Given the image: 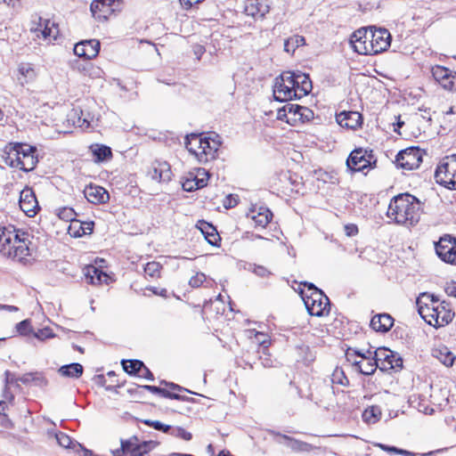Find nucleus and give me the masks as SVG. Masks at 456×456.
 Instances as JSON below:
<instances>
[{
	"label": "nucleus",
	"instance_id": "nucleus-1",
	"mask_svg": "<svg viewBox=\"0 0 456 456\" xmlns=\"http://www.w3.org/2000/svg\"><path fill=\"white\" fill-rule=\"evenodd\" d=\"M421 202L410 193H401L392 198L387 216L398 224L414 225L420 218Z\"/></svg>",
	"mask_w": 456,
	"mask_h": 456
},
{
	"label": "nucleus",
	"instance_id": "nucleus-2",
	"mask_svg": "<svg viewBox=\"0 0 456 456\" xmlns=\"http://www.w3.org/2000/svg\"><path fill=\"white\" fill-rule=\"evenodd\" d=\"M28 233L13 226L0 228V253L12 260L26 263L29 255Z\"/></svg>",
	"mask_w": 456,
	"mask_h": 456
},
{
	"label": "nucleus",
	"instance_id": "nucleus-3",
	"mask_svg": "<svg viewBox=\"0 0 456 456\" xmlns=\"http://www.w3.org/2000/svg\"><path fill=\"white\" fill-rule=\"evenodd\" d=\"M37 148L20 142H10L4 150V162L24 172L33 170L37 163Z\"/></svg>",
	"mask_w": 456,
	"mask_h": 456
},
{
	"label": "nucleus",
	"instance_id": "nucleus-4",
	"mask_svg": "<svg viewBox=\"0 0 456 456\" xmlns=\"http://www.w3.org/2000/svg\"><path fill=\"white\" fill-rule=\"evenodd\" d=\"M423 320L435 328H440L451 322L454 317L450 303L442 301L436 304L432 308H426Z\"/></svg>",
	"mask_w": 456,
	"mask_h": 456
},
{
	"label": "nucleus",
	"instance_id": "nucleus-5",
	"mask_svg": "<svg viewBox=\"0 0 456 456\" xmlns=\"http://www.w3.org/2000/svg\"><path fill=\"white\" fill-rule=\"evenodd\" d=\"M437 183L452 190V183H456V154L444 157L437 166L435 172Z\"/></svg>",
	"mask_w": 456,
	"mask_h": 456
},
{
	"label": "nucleus",
	"instance_id": "nucleus-6",
	"mask_svg": "<svg viewBox=\"0 0 456 456\" xmlns=\"http://www.w3.org/2000/svg\"><path fill=\"white\" fill-rule=\"evenodd\" d=\"M424 152L419 147H409L400 151L395 157V164L405 170H413L422 162Z\"/></svg>",
	"mask_w": 456,
	"mask_h": 456
},
{
	"label": "nucleus",
	"instance_id": "nucleus-7",
	"mask_svg": "<svg viewBox=\"0 0 456 456\" xmlns=\"http://www.w3.org/2000/svg\"><path fill=\"white\" fill-rule=\"evenodd\" d=\"M372 151L368 152L362 148L354 150L346 159V167L353 172L363 171L376 164Z\"/></svg>",
	"mask_w": 456,
	"mask_h": 456
},
{
	"label": "nucleus",
	"instance_id": "nucleus-8",
	"mask_svg": "<svg viewBox=\"0 0 456 456\" xmlns=\"http://www.w3.org/2000/svg\"><path fill=\"white\" fill-rule=\"evenodd\" d=\"M437 256L444 263L456 265V238L445 234L435 243Z\"/></svg>",
	"mask_w": 456,
	"mask_h": 456
},
{
	"label": "nucleus",
	"instance_id": "nucleus-9",
	"mask_svg": "<svg viewBox=\"0 0 456 456\" xmlns=\"http://www.w3.org/2000/svg\"><path fill=\"white\" fill-rule=\"evenodd\" d=\"M305 305L310 315L317 317L328 315L330 310V299L323 292L305 296Z\"/></svg>",
	"mask_w": 456,
	"mask_h": 456
},
{
	"label": "nucleus",
	"instance_id": "nucleus-10",
	"mask_svg": "<svg viewBox=\"0 0 456 456\" xmlns=\"http://www.w3.org/2000/svg\"><path fill=\"white\" fill-rule=\"evenodd\" d=\"M354 354L361 357V360H353V354L350 352H347L346 354L347 360L351 361L356 369L363 375H372L379 366V362H377L376 358H374L373 352L370 349H368L365 353L355 350L354 351Z\"/></svg>",
	"mask_w": 456,
	"mask_h": 456
},
{
	"label": "nucleus",
	"instance_id": "nucleus-11",
	"mask_svg": "<svg viewBox=\"0 0 456 456\" xmlns=\"http://www.w3.org/2000/svg\"><path fill=\"white\" fill-rule=\"evenodd\" d=\"M121 6V0H94L90 5L93 17L99 21H105Z\"/></svg>",
	"mask_w": 456,
	"mask_h": 456
},
{
	"label": "nucleus",
	"instance_id": "nucleus-12",
	"mask_svg": "<svg viewBox=\"0 0 456 456\" xmlns=\"http://www.w3.org/2000/svg\"><path fill=\"white\" fill-rule=\"evenodd\" d=\"M373 354L376 361L379 362V369L381 370L395 369L403 365L402 358L386 347L376 349Z\"/></svg>",
	"mask_w": 456,
	"mask_h": 456
},
{
	"label": "nucleus",
	"instance_id": "nucleus-13",
	"mask_svg": "<svg viewBox=\"0 0 456 456\" xmlns=\"http://www.w3.org/2000/svg\"><path fill=\"white\" fill-rule=\"evenodd\" d=\"M220 145V136L216 133H212L209 136L202 137L201 151L199 154V161L206 163L216 159Z\"/></svg>",
	"mask_w": 456,
	"mask_h": 456
},
{
	"label": "nucleus",
	"instance_id": "nucleus-14",
	"mask_svg": "<svg viewBox=\"0 0 456 456\" xmlns=\"http://www.w3.org/2000/svg\"><path fill=\"white\" fill-rule=\"evenodd\" d=\"M368 34L370 43V48L374 55L386 51L390 46L391 35L387 29L379 28Z\"/></svg>",
	"mask_w": 456,
	"mask_h": 456
},
{
	"label": "nucleus",
	"instance_id": "nucleus-15",
	"mask_svg": "<svg viewBox=\"0 0 456 456\" xmlns=\"http://www.w3.org/2000/svg\"><path fill=\"white\" fill-rule=\"evenodd\" d=\"M434 78L446 90L456 88V73L451 69L436 65L431 69Z\"/></svg>",
	"mask_w": 456,
	"mask_h": 456
},
{
	"label": "nucleus",
	"instance_id": "nucleus-16",
	"mask_svg": "<svg viewBox=\"0 0 456 456\" xmlns=\"http://www.w3.org/2000/svg\"><path fill=\"white\" fill-rule=\"evenodd\" d=\"M19 204L20 209L30 217L34 216L39 208L35 192L29 187H25L20 191Z\"/></svg>",
	"mask_w": 456,
	"mask_h": 456
},
{
	"label": "nucleus",
	"instance_id": "nucleus-17",
	"mask_svg": "<svg viewBox=\"0 0 456 456\" xmlns=\"http://www.w3.org/2000/svg\"><path fill=\"white\" fill-rule=\"evenodd\" d=\"M100 42L96 39L83 40L74 46V53L86 60L95 58L100 51Z\"/></svg>",
	"mask_w": 456,
	"mask_h": 456
},
{
	"label": "nucleus",
	"instance_id": "nucleus-18",
	"mask_svg": "<svg viewBox=\"0 0 456 456\" xmlns=\"http://www.w3.org/2000/svg\"><path fill=\"white\" fill-rule=\"evenodd\" d=\"M351 45L354 50L362 55H374L370 48V37L366 30L358 29L352 35Z\"/></svg>",
	"mask_w": 456,
	"mask_h": 456
},
{
	"label": "nucleus",
	"instance_id": "nucleus-19",
	"mask_svg": "<svg viewBox=\"0 0 456 456\" xmlns=\"http://www.w3.org/2000/svg\"><path fill=\"white\" fill-rule=\"evenodd\" d=\"M148 174L152 180L159 183H167L172 178L171 167L167 161L155 160Z\"/></svg>",
	"mask_w": 456,
	"mask_h": 456
},
{
	"label": "nucleus",
	"instance_id": "nucleus-20",
	"mask_svg": "<svg viewBox=\"0 0 456 456\" xmlns=\"http://www.w3.org/2000/svg\"><path fill=\"white\" fill-rule=\"evenodd\" d=\"M336 120L340 126L355 130L361 126L362 117L358 111H341L336 115Z\"/></svg>",
	"mask_w": 456,
	"mask_h": 456
},
{
	"label": "nucleus",
	"instance_id": "nucleus-21",
	"mask_svg": "<svg viewBox=\"0 0 456 456\" xmlns=\"http://www.w3.org/2000/svg\"><path fill=\"white\" fill-rule=\"evenodd\" d=\"M269 10L268 0H247L245 3V13L253 18H263L269 12Z\"/></svg>",
	"mask_w": 456,
	"mask_h": 456
},
{
	"label": "nucleus",
	"instance_id": "nucleus-22",
	"mask_svg": "<svg viewBox=\"0 0 456 456\" xmlns=\"http://www.w3.org/2000/svg\"><path fill=\"white\" fill-rule=\"evenodd\" d=\"M294 83L295 93L297 96V99L307 95L313 88L309 75L300 71H296Z\"/></svg>",
	"mask_w": 456,
	"mask_h": 456
},
{
	"label": "nucleus",
	"instance_id": "nucleus-23",
	"mask_svg": "<svg viewBox=\"0 0 456 456\" xmlns=\"http://www.w3.org/2000/svg\"><path fill=\"white\" fill-rule=\"evenodd\" d=\"M94 223L93 221L82 222L78 219L72 221L68 227V233L74 238H80L86 234H91L94 231Z\"/></svg>",
	"mask_w": 456,
	"mask_h": 456
},
{
	"label": "nucleus",
	"instance_id": "nucleus-24",
	"mask_svg": "<svg viewBox=\"0 0 456 456\" xmlns=\"http://www.w3.org/2000/svg\"><path fill=\"white\" fill-rule=\"evenodd\" d=\"M143 390L150 391L152 394L159 395L162 397L169 398V399H175V400H181V401H191V398L181 395L176 393H172L165 388L156 387V386H151V385H143V386H138L134 388L135 393H141Z\"/></svg>",
	"mask_w": 456,
	"mask_h": 456
},
{
	"label": "nucleus",
	"instance_id": "nucleus-25",
	"mask_svg": "<svg viewBox=\"0 0 456 456\" xmlns=\"http://www.w3.org/2000/svg\"><path fill=\"white\" fill-rule=\"evenodd\" d=\"M86 200L94 204L104 203L109 200L108 191L101 186L90 185L84 191Z\"/></svg>",
	"mask_w": 456,
	"mask_h": 456
},
{
	"label": "nucleus",
	"instance_id": "nucleus-26",
	"mask_svg": "<svg viewBox=\"0 0 456 456\" xmlns=\"http://www.w3.org/2000/svg\"><path fill=\"white\" fill-rule=\"evenodd\" d=\"M394 325V319L388 314H379L370 320V327L378 332L386 333Z\"/></svg>",
	"mask_w": 456,
	"mask_h": 456
},
{
	"label": "nucleus",
	"instance_id": "nucleus-27",
	"mask_svg": "<svg viewBox=\"0 0 456 456\" xmlns=\"http://www.w3.org/2000/svg\"><path fill=\"white\" fill-rule=\"evenodd\" d=\"M256 224V225L265 228L272 220L273 213L266 207H259L256 210V208L250 209L248 214Z\"/></svg>",
	"mask_w": 456,
	"mask_h": 456
},
{
	"label": "nucleus",
	"instance_id": "nucleus-28",
	"mask_svg": "<svg viewBox=\"0 0 456 456\" xmlns=\"http://www.w3.org/2000/svg\"><path fill=\"white\" fill-rule=\"evenodd\" d=\"M197 226L210 245L219 247L221 237L214 225L206 221H200Z\"/></svg>",
	"mask_w": 456,
	"mask_h": 456
},
{
	"label": "nucleus",
	"instance_id": "nucleus-29",
	"mask_svg": "<svg viewBox=\"0 0 456 456\" xmlns=\"http://www.w3.org/2000/svg\"><path fill=\"white\" fill-rule=\"evenodd\" d=\"M276 436L282 439V441H280V443L285 444L288 448H290L294 452H311L314 448L312 444L290 437L287 435L277 433Z\"/></svg>",
	"mask_w": 456,
	"mask_h": 456
},
{
	"label": "nucleus",
	"instance_id": "nucleus-30",
	"mask_svg": "<svg viewBox=\"0 0 456 456\" xmlns=\"http://www.w3.org/2000/svg\"><path fill=\"white\" fill-rule=\"evenodd\" d=\"M273 97L278 102H287L297 99L295 90L290 89L288 85L274 82Z\"/></svg>",
	"mask_w": 456,
	"mask_h": 456
},
{
	"label": "nucleus",
	"instance_id": "nucleus-31",
	"mask_svg": "<svg viewBox=\"0 0 456 456\" xmlns=\"http://www.w3.org/2000/svg\"><path fill=\"white\" fill-rule=\"evenodd\" d=\"M38 20L36 30H39L44 38L53 37L56 39L59 33L58 25L54 21L42 17H39Z\"/></svg>",
	"mask_w": 456,
	"mask_h": 456
},
{
	"label": "nucleus",
	"instance_id": "nucleus-32",
	"mask_svg": "<svg viewBox=\"0 0 456 456\" xmlns=\"http://www.w3.org/2000/svg\"><path fill=\"white\" fill-rule=\"evenodd\" d=\"M438 301L439 299L436 296L428 292H423L418 297L416 305L418 307V313L422 319L424 318V313H422V310L424 311V308H432L436 304L438 303Z\"/></svg>",
	"mask_w": 456,
	"mask_h": 456
},
{
	"label": "nucleus",
	"instance_id": "nucleus-33",
	"mask_svg": "<svg viewBox=\"0 0 456 456\" xmlns=\"http://www.w3.org/2000/svg\"><path fill=\"white\" fill-rule=\"evenodd\" d=\"M84 368L80 363L73 362L62 365L59 368L58 373L66 378L78 379L82 376Z\"/></svg>",
	"mask_w": 456,
	"mask_h": 456
},
{
	"label": "nucleus",
	"instance_id": "nucleus-34",
	"mask_svg": "<svg viewBox=\"0 0 456 456\" xmlns=\"http://www.w3.org/2000/svg\"><path fill=\"white\" fill-rule=\"evenodd\" d=\"M18 72L20 77L18 80L20 84L28 83L34 80L37 77V71L31 63L21 62L18 65Z\"/></svg>",
	"mask_w": 456,
	"mask_h": 456
},
{
	"label": "nucleus",
	"instance_id": "nucleus-35",
	"mask_svg": "<svg viewBox=\"0 0 456 456\" xmlns=\"http://www.w3.org/2000/svg\"><path fill=\"white\" fill-rule=\"evenodd\" d=\"M90 151L96 162H103L112 158V151L107 145L93 144L90 146Z\"/></svg>",
	"mask_w": 456,
	"mask_h": 456
},
{
	"label": "nucleus",
	"instance_id": "nucleus-36",
	"mask_svg": "<svg viewBox=\"0 0 456 456\" xmlns=\"http://www.w3.org/2000/svg\"><path fill=\"white\" fill-rule=\"evenodd\" d=\"M202 136L197 134H191L185 136V146L190 153L194 155L199 160V154L201 151Z\"/></svg>",
	"mask_w": 456,
	"mask_h": 456
},
{
	"label": "nucleus",
	"instance_id": "nucleus-37",
	"mask_svg": "<svg viewBox=\"0 0 456 456\" xmlns=\"http://www.w3.org/2000/svg\"><path fill=\"white\" fill-rule=\"evenodd\" d=\"M433 355L447 367L452 366L456 356L446 346L436 348Z\"/></svg>",
	"mask_w": 456,
	"mask_h": 456
},
{
	"label": "nucleus",
	"instance_id": "nucleus-38",
	"mask_svg": "<svg viewBox=\"0 0 456 456\" xmlns=\"http://www.w3.org/2000/svg\"><path fill=\"white\" fill-rule=\"evenodd\" d=\"M86 280L91 284H101L107 279V274L94 265L86 267Z\"/></svg>",
	"mask_w": 456,
	"mask_h": 456
},
{
	"label": "nucleus",
	"instance_id": "nucleus-39",
	"mask_svg": "<svg viewBox=\"0 0 456 456\" xmlns=\"http://www.w3.org/2000/svg\"><path fill=\"white\" fill-rule=\"evenodd\" d=\"M122 368L129 375H140L144 363L140 360H122Z\"/></svg>",
	"mask_w": 456,
	"mask_h": 456
},
{
	"label": "nucleus",
	"instance_id": "nucleus-40",
	"mask_svg": "<svg viewBox=\"0 0 456 456\" xmlns=\"http://www.w3.org/2000/svg\"><path fill=\"white\" fill-rule=\"evenodd\" d=\"M381 409L378 405H371L364 410L362 413V419L368 424H375L381 418Z\"/></svg>",
	"mask_w": 456,
	"mask_h": 456
},
{
	"label": "nucleus",
	"instance_id": "nucleus-41",
	"mask_svg": "<svg viewBox=\"0 0 456 456\" xmlns=\"http://www.w3.org/2000/svg\"><path fill=\"white\" fill-rule=\"evenodd\" d=\"M296 349L298 355L297 361H301L305 365L314 361L315 356L308 346L300 345Z\"/></svg>",
	"mask_w": 456,
	"mask_h": 456
},
{
	"label": "nucleus",
	"instance_id": "nucleus-42",
	"mask_svg": "<svg viewBox=\"0 0 456 456\" xmlns=\"http://www.w3.org/2000/svg\"><path fill=\"white\" fill-rule=\"evenodd\" d=\"M286 108L288 109L287 111L289 113V116H290L292 122L297 121V118H298L300 111H304L308 114L310 113V109H308L307 107L298 105V104L288 102V103H286Z\"/></svg>",
	"mask_w": 456,
	"mask_h": 456
},
{
	"label": "nucleus",
	"instance_id": "nucleus-43",
	"mask_svg": "<svg viewBox=\"0 0 456 456\" xmlns=\"http://www.w3.org/2000/svg\"><path fill=\"white\" fill-rule=\"evenodd\" d=\"M54 436L60 446L76 450L77 442L72 441V439L67 434L63 432H57L54 434Z\"/></svg>",
	"mask_w": 456,
	"mask_h": 456
},
{
	"label": "nucleus",
	"instance_id": "nucleus-44",
	"mask_svg": "<svg viewBox=\"0 0 456 456\" xmlns=\"http://www.w3.org/2000/svg\"><path fill=\"white\" fill-rule=\"evenodd\" d=\"M331 382L343 387L349 386V380L341 368L337 367L331 374Z\"/></svg>",
	"mask_w": 456,
	"mask_h": 456
},
{
	"label": "nucleus",
	"instance_id": "nucleus-45",
	"mask_svg": "<svg viewBox=\"0 0 456 456\" xmlns=\"http://www.w3.org/2000/svg\"><path fill=\"white\" fill-rule=\"evenodd\" d=\"M295 73L296 71H284L275 78V82L284 83L285 86L288 85L290 89L295 90Z\"/></svg>",
	"mask_w": 456,
	"mask_h": 456
},
{
	"label": "nucleus",
	"instance_id": "nucleus-46",
	"mask_svg": "<svg viewBox=\"0 0 456 456\" xmlns=\"http://www.w3.org/2000/svg\"><path fill=\"white\" fill-rule=\"evenodd\" d=\"M56 213L60 219H62L66 222H69V224L72 221L77 220V218H76L77 214L72 208H69V207L61 208L56 209Z\"/></svg>",
	"mask_w": 456,
	"mask_h": 456
},
{
	"label": "nucleus",
	"instance_id": "nucleus-47",
	"mask_svg": "<svg viewBox=\"0 0 456 456\" xmlns=\"http://www.w3.org/2000/svg\"><path fill=\"white\" fill-rule=\"evenodd\" d=\"M159 443L155 441H144L142 443H138L135 456H145L150 451L153 450L156 446H158Z\"/></svg>",
	"mask_w": 456,
	"mask_h": 456
},
{
	"label": "nucleus",
	"instance_id": "nucleus-48",
	"mask_svg": "<svg viewBox=\"0 0 456 456\" xmlns=\"http://www.w3.org/2000/svg\"><path fill=\"white\" fill-rule=\"evenodd\" d=\"M139 440L136 436H132L131 438L127 440L121 439V450L126 452H132L133 454L135 453L137 444Z\"/></svg>",
	"mask_w": 456,
	"mask_h": 456
},
{
	"label": "nucleus",
	"instance_id": "nucleus-49",
	"mask_svg": "<svg viewBox=\"0 0 456 456\" xmlns=\"http://www.w3.org/2000/svg\"><path fill=\"white\" fill-rule=\"evenodd\" d=\"M161 265L158 262H149L144 266V273L146 275L155 278L160 274Z\"/></svg>",
	"mask_w": 456,
	"mask_h": 456
},
{
	"label": "nucleus",
	"instance_id": "nucleus-50",
	"mask_svg": "<svg viewBox=\"0 0 456 456\" xmlns=\"http://www.w3.org/2000/svg\"><path fill=\"white\" fill-rule=\"evenodd\" d=\"M16 330L18 333L22 336L32 335L34 331L31 328V322L28 319L23 320L20 322L17 323Z\"/></svg>",
	"mask_w": 456,
	"mask_h": 456
},
{
	"label": "nucleus",
	"instance_id": "nucleus-51",
	"mask_svg": "<svg viewBox=\"0 0 456 456\" xmlns=\"http://www.w3.org/2000/svg\"><path fill=\"white\" fill-rule=\"evenodd\" d=\"M33 337L37 338L40 341H44L46 338H53L54 334L53 333L50 328L39 329L37 331H33Z\"/></svg>",
	"mask_w": 456,
	"mask_h": 456
},
{
	"label": "nucleus",
	"instance_id": "nucleus-52",
	"mask_svg": "<svg viewBox=\"0 0 456 456\" xmlns=\"http://www.w3.org/2000/svg\"><path fill=\"white\" fill-rule=\"evenodd\" d=\"M170 435L185 441H190L192 438L191 434L181 427L174 428V429H172L170 432Z\"/></svg>",
	"mask_w": 456,
	"mask_h": 456
},
{
	"label": "nucleus",
	"instance_id": "nucleus-53",
	"mask_svg": "<svg viewBox=\"0 0 456 456\" xmlns=\"http://www.w3.org/2000/svg\"><path fill=\"white\" fill-rule=\"evenodd\" d=\"M207 277L205 273H197L196 275L192 276L190 281L189 284L192 288H199L200 287L203 282L206 281Z\"/></svg>",
	"mask_w": 456,
	"mask_h": 456
},
{
	"label": "nucleus",
	"instance_id": "nucleus-54",
	"mask_svg": "<svg viewBox=\"0 0 456 456\" xmlns=\"http://www.w3.org/2000/svg\"><path fill=\"white\" fill-rule=\"evenodd\" d=\"M249 270L256 275L262 278L266 277L271 273L266 267L257 265H249Z\"/></svg>",
	"mask_w": 456,
	"mask_h": 456
},
{
	"label": "nucleus",
	"instance_id": "nucleus-55",
	"mask_svg": "<svg viewBox=\"0 0 456 456\" xmlns=\"http://www.w3.org/2000/svg\"><path fill=\"white\" fill-rule=\"evenodd\" d=\"M32 383L38 387H45L47 385V379L41 372H33Z\"/></svg>",
	"mask_w": 456,
	"mask_h": 456
},
{
	"label": "nucleus",
	"instance_id": "nucleus-56",
	"mask_svg": "<svg viewBox=\"0 0 456 456\" xmlns=\"http://www.w3.org/2000/svg\"><path fill=\"white\" fill-rule=\"evenodd\" d=\"M288 109L286 108V104L278 110V113H277V118L280 119V120H286L287 123H292V120L290 118V117L289 116V113H288Z\"/></svg>",
	"mask_w": 456,
	"mask_h": 456
},
{
	"label": "nucleus",
	"instance_id": "nucleus-57",
	"mask_svg": "<svg viewBox=\"0 0 456 456\" xmlns=\"http://www.w3.org/2000/svg\"><path fill=\"white\" fill-rule=\"evenodd\" d=\"M300 285H303L306 288L307 291L310 292L309 296H314V292H323L312 282L304 281L301 282Z\"/></svg>",
	"mask_w": 456,
	"mask_h": 456
},
{
	"label": "nucleus",
	"instance_id": "nucleus-58",
	"mask_svg": "<svg viewBox=\"0 0 456 456\" xmlns=\"http://www.w3.org/2000/svg\"><path fill=\"white\" fill-rule=\"evenodd\" d=\"M345 232L349 237L355 236L358 233V227L355 224H349L345 225Z\"/></svg>",
	"mask_w": 456,
	"mask_h": 456
},
{
	"label": "nucleus",
	"instance_id": "nucleus-59",
	"mask_svg": "<svg viewBox=\"0 0 456 456\" xmlns=\"http://www.w3.org/2000/svg\"><path fill=\"white\" fill-rule=\"evenodd\" d=\"M0 425L4 428H12L13 427V424L7 414L0 416Z\"/></svg>",
	"mask_w": 456,
	"mask_h": 456
},
{
	"label": "nucleus",
	"instance_id": "nucleus-60",
	"mask_svg": "<svg viewBox=\"0 0 456 456\" xmlns=\"http://www.w3.org/2000/svg\"><path fill=\"white\" fill-rule=\"evenodd\" d=\"M377 446H379L381 450L390 453V454H397V452L399 448L392 445H387L383 444H378Z\"/></svg>",
	"mask_w": 456,
	"mask_h": 456
},
{
	"label": "nucleus",
	"instance_id": "nucleus-61",
	"mask_svg": "<svg viewBox=\"0 0 456 456\" xmlns=\"http://www.w3.org/2000/svg\"><path fill=\"white\" fill-rule=\"evenodd\" d=\"M5 379L7 384H18L19 382V377L9 370L5 371Z\"/></svg>",
	"mask_w": 456,
	"mask_h": 456
},
{
	"label": "nucleus",
	"instance_id": "nucleus-62",
	"mask_svg": "<svg viewBox=\"0 0 456 456\" xmlns=\"http://www.w3.org/2000/svg\"><path fill=\"white\" fill-rule=\"evenodd\" d=\"M445 292L450 297H456V281H452L445 287Z\"/></svg>",
	"mask_w": 456,
	"mask_h": 456
},
{
	"label": "nucleus",
	"instance_id": "nucleus-63",
	"mask_svg": "<svg viewBox=\"0 0 456 456\" xmlns=\"http://www.w3.org/2000/svg\"><path fill=\"white\" fill-rule=\"evenodd\" d=\"M139 377L143 378L148 380H154V376L152 372L144 365V368L142 369Z\"/></svg>",
	"mask_w": 456,
	"mask_h": 456
},
{
	"label": "nucleus",
	"instance_id": "nucleus-64",
	"mask_svg": "<svg viewBox=\"0 0 456 456\" xmlns=\"http://www.w3.org/2000/svg\"><path fill=\"white\" fill-rule=\"evenodd\" d=\"M142 423L149 427L153 428L154 429H156L158 431H159L160 428L162 427L161 426L162 422H160L159 420L143 419Z\"/></svg>",
	"mask_w": 456,
	"mask_h": 456
}]
</instances>
